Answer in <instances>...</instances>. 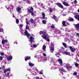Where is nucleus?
<instances>
[{"label": "nucleus", "mask_w": 79, "mask_h": 79, "mask_svg": "<svg viewBox=\"0 0 79 79\" xmlns=\"http://www.w3.org/2000/svg\"><path fill=\"white\" fill-rule=\"evenodd\" d=\"M40 34L41 35L43 34V35L41 36L44 39L46 40L48 42H50V38L47 37L48 34L47 33V32L43 31H41L40 32Z\"/></svg>", "instance_id": "nucleus-1"}, {"label": "nucleus", "mask_w": 79, "mask_h": 79, "mask_svg": "<svg viewBox=\"0 0 79 79\" xmlns=\"http://www.w3.org/2000/svg\"><path fill=\"white\" fill-rule=\"evenodd\" d=\"M50 51L51 53H53V51H54V44H52L50 45Z\"/></svg>", "instance_id": "nucleus-2"}, {"label": "nucleus", "mask_w": 79, "mask_h": 79, "mask_svg": "<svg viewBox=\"0 0 79 79\" xmlns=\"http://www.w3.org/2000/svg\"><path fill=\"white\" fill-rule=\"evenodd\" d=\"M8 42V40H2V44H3V47H4L5 46H4V44H5V43H6ZM5 47L6 48H7L8 47V45L7 44H6V45H5Z\"/></svg>", "instance_id": "nucleus-3"}, {"label": "nucleus", "mask_w": 79, "mask_h": 79, "mask_svg": "<svg viewBox=\"0 0 79 79\" xmlns=\"http://www.w3.org/2000/svg\"><path fill=\"white\" fill-rule=\"evenodd\" d=\"M14 7V6H13L12 5H10L9 6H7V9L9 11H11V9L13 10Z\"/></svg>", "instance_id": "nucleus-4"}, {"label": "nucleus", "mask_w": 79, "mask_h": 79, "mask_svg": "<svg viewBox=\"0 0 79 79\" xmlns=\"http://www.w3.org/2000/svg\"><path fill=\"white\" fill-rule=\"evenodd\" d=\"M57 61L59 62L60 65H61V66H63V61H62V60L61 59H59L57 60Z\"/></svg>", "instance_id": "nucleus-5"}, {"label": "nucleus", "mask_w": 79, "mask_h": 79, "mask_svg": "<svg viewBox=\"0 0 79 79\" xmlns=\"http://www.w3.org/2000/svg\"><path fill=\"white\" fill-rule=\"evenodd\" d=\"M34 40L33 37L32 36H30V40H29V42H31V43L32 44V43L34 42Z\"/></svg>", "instance_id": "nucleus-6"}, {"label": "nucleus", "mask_w": 79, "mask_h": 79, "mask_svg": "<svg viewBox=\"0 0 79 79\" xmlns=\"http://www.w3.org/2000/svg\"><path fill=\"white\" fill-rule=\"evenodd\" d=\"M7 60L9 61H10V60H11L12 59H13V56H9L7 57Z\"/></svg>", "instance_id": "nucleus-7"}, {"label": "nucleus", "mask_w": 79, "mask_h": 79, "mask_svg": "<svg viewBox=\"0 0 79 79\" xmlns=\"http://www.w3.org/2000/svg\"><path fill=\"white\" fill-rule=\"evenodd\" d=\"M16 10L19 13H21V9L20 8V7H19L18 8H17L16 9Z\"/></svg>", "instance_id": "nucleus-8"}, {"label": "nucleus", "mask_w": 79, "mask_h": 79, "mask_svg": "<svg viewBox=\"0 0 79 79\" xmlns=\"http://www.w3.org/2000/svg\"><path fill=\"white\" fill-rule=\"evenodd\" d=\"M69 48L71 51L72 52H74V51H76V49L73 48L71 46H70Z\"/></svg>", "instance_id": "nucleus-9"}, {"label": "nucleus", "mask_w": 79, "mask_h": 79, "mask_svg": "<svg viewBox=\"0 0 79 79\" xmlns=\"http://www.w3.org/2000/svg\"><path fill=\"white\" fill-rule=\"evenodd\" d=\"M56 4L58 6L60 7V8H63V6L61 3H57Z\"/></svg>", "instance_id": "nucleus-10"}, {"label": "nucleus", "mask_w": 79, "mask_h": 79, "mask_svg": "<svg viewBox=\"0 0 79 79\" xmlns=\"http://www.w3.org/2000/svg\"><path fill=\"white\" fill-rule=\"evenodd\" d=\"M62 53L63 54H65V55H70V53L66 51L62 52Z\"/></svg>", "instance_id": "nucleus-11"}, {"label": "nucleus", "mask_w": 79, "mask_h": 79, "mask_svg": "<svg viewBox=\"0 0 79 79\" xmlns=\"http://www.w3.org/2000/svg\"><path fill=\"white\" fill-rule=\"evenodd\" d=\"M24 34L25 35H27V37H28L29 36H30V34L28 33L27 31V30L25 31V32H24Z\"/></svg>", "instance_id": "nucleus-12"}, {"label": "nucleus", "mask_w": 79, "mask_h": 79, "mask_svg": "<svg viewBox=\"0 0 79 79\" xmlns=\"http://www.w3.org/2000/svg\"><path fill=\"white\" fill-rule=\"evenodd\" d=\"M65 68H66L67 69H69H69H71V68H72V66H70V65H69V64L65 66Z\"/></svg>", "instance_id": "nucleus-13"}, {"label": "nucleus", "mask_w": 79, "mask_h": 79, "mask_svg": "<svg viewBox=\"0 0 79 79\" xmlns=\"http://www.w3.org/2000/svg\"><path fill=\"white\" fill-rule=\"evenodd\" d=\"M31 58V57H29V56H26L25 57V61H27V60H28Z\"/></svg>", "instance_id": "nucleus-14"}, {"label": "nucleus", "mask_w": 79, "mask_h": 79, "mask_svg": "<svg viewBox=\"0 0 79 79\" xmlns=\"http://www.w3.org/2000/svg\"><path fill=\"white\" fill-rule=\"evenodd\" d=\"M31 9L28 10V11L29 12V13H32V12H33V10H34L33 7H31Z\"/></svg>", "instance_id": "nucleus-15"}, {"label": "nucleus", "mask_w": 79, "mask_h": 79, "mask_svg": "<svg viewBox=\"0 0 79 79\" xmlns=\"http://www.w3.org/2000/svg\"><path fill=\"white\" fill-rule=\"evenodd\" d=\"M53 17L54 19H55L56 21H58V18H57V17H56L55 15H53Z\"/></svg>", "instance_id": "nucleus-16"}, {"label": "nucleus", "mask_w": 79, "mask_h": 79, "mask_svg": "<svg viewBox=\"0 0 79 79\" xmlns=\"http://www.w3.org/2000/svg\"><path fill=\"white\" fill-rule=\"evenodd\" d=\"M10 71V69H5L4 70V73H6L8 71Z\"/></svg>", "instance_id": "nucleus-17"}, {"label": "nucleus", "mask_w": 79, "mask_h": 79, "mask_svg": "<svg viewBox=\"0 0 79 79\" xmlns=\"http://www.w3.org/2000/svg\"><path fill=\"white\" fill-rule=\"evenodd\" d=\"M42 49L44 52L46 51V46H45V45H44L43 46Z\"/></svg>", "instance_id": "nucleus-18"}, {"label": "nucleus", "mask_w": 79, "mask_h": 79, "mask_svg": "<svg viewBox=\"0 0 79 79\" xmlns=\"http://www.w3.org/2000/svg\"><path fill=\"white\" fill-rule=\"evenodd\" d=\"M63 5H65V6H69V4H68L67 3H66V2H63Z\"/></svg>", "instance_id": "nucleus-19"}, {"label": "nucleus", "mask_w": 79, "mask_h": 79, "mask_svg": "<svg viewBox=\"0 0 79 79\" xmlns=\"http://www.w3.org/2000/svg\"><path fill=\"white\" fill-rule=\"evenodd\" d=\"M42 19H45V14L44 12H43L42 13Z\"/></svg>", "instance_id": "nucleus-20"}, {"label": "nucleus", "mask_w": 79, "mask_h": 79, "mask_svg": "<svg viewBox=\"0 0 79 79\" xmlns=\"http://www.w3.org/2000/svg\"><path fill=\"white\" fill-rule=\"evenodd\" d=\"M76 19H77L78 21H79V15H76L75 17Z\"/></svg>", "instance_id": "nucleus-21"}, {"label": "nucleus", "mask_w": 79, "mask_h": 79, "mask_svg": "<svg viewBox=\"0 0 79 79\" xmlns=\"http://www.w3.org/2000/svg\"><path fill=\"white\" fill-rule=\"evenodd\" d=\"M62 44L65 48H67L68 47V46H67L66 44V43H62Z\"/></svg>", "instance_id": "nucleus-22"}, {"label": "nucleus", "mask_w": 79, "mask_h": 79, "mask_svg": "<svg viewBox=\"0 0 79 79\" xmlns=\"http://www.w3.org/2000/svg\"><path fill=\"white\" fill-rule=\"evenodd\" d=\"M29 65L30 66H34V64L31 63L30 62L29 63Z\"/></svg>", "instance_id": "nucleus-23"}, {"label": "nucleus", "mask_w": 79, "mask_h": 79, "mask_svg": "<svg viewBox=\"0 0 79 79\" xmlns=\"http://www.w3.org/2000/svg\"><path fill=\"white\" fill-rule=\"evenodd\" d=\"M62 24L64 26H66V21H63L62 22Z\"/></svg>", "instance_id": "nucleus-24"}, {"label": "nucleus", "mask_w": 79, "mask_h": 79, "mask_svg": "<svg viewBox=\"0 0 79 79\" xmlns=\"http://www.w3.org/2000/svg\"><path fill=\"white\" fill-rule=\"evenodd\" d=\"M69 21H74V19L73 18H70L69 19Z\"/></svg>", "instance_id": "nucleus-25"}, {"label": "nucleus", "mask_w": 79, "mask_h": 79, "mask_svg": "<svg viewBox=\"0 0 79 79\" xmlns=\"http://www.w3.org/2000/svg\"><path fill=\"white\" fill-rule=\"evenodd\" d=\"M26 29H29V25H28L27 24V25H26Z\"/></svg>", "instance_id": "nucleus-26"}, {"label": "nucleus", "mask_w": 79, "mask_h": 79, "mask_svg": "<svg viewBox=\"0 0 79 79\" xmlns=\"http://www.w3.org/2000/svg\"><path fill=\"white\" fill-rule=\"evenodd\" d=\"M51 28H52V29H54L55 28V25L53 24H52L51 26Z\"/></svg>", "instance_id": "nucleus-27"}, {"label": "nucleus", "mask_w": 79, "mask_h": 79, "mask_svg": "<svg viewBox=\"0 0 79 79\" xmlns=\"http://www.w3.org/2000/svg\"><path fill=\"white\" fill-rule=\"evenodd\" d=\"M60 70L61 71H63V72H65V73H66V71L65 70H64L63 69H60Z\"/></svg>", "instance_id": "nucleus-28"}, {"label": "nucleus", "mask_w": 79, "mask_h": 79, "mask_svg": "<svg viewBox=\"0 0 79 79\" xmlns=\"http://www.w3.org/2000/svg\"><path fill=\"white\" fill-rule=\"evenodd\" d=\"M26 2L27 3H28V4H30V3H31V1L28 0H27Z\"/></svg>", "instance_id": "nucleus-29"}, {"label": "nucleus", "mask_w": 79, "mask_h": 79, "mask_svg": "<svg viewBox=\"0 0 79 79\" xmlns=\"http://www.w3.org/2000/svg\"><path fill=\"white\" fill-rule=\"evenodd\" d=\"M16 22L17 24H18L19 23V19H17L16 20Z\"/></svg>", "instance_id": "nucleus-30"}, {"label": "nucleus", "mask_w": 79, "mask_h": 79, "mask_svg": "<svg viewBox=\"0 0 79 79\" xmlns=\"http://www.w3.org/2000/svg\"><path fill=\"white\" fill-rule=\"evenodd\" d=\"M33 47L34 48H36L37 47V45L35 44H33Z\"/></svg>", "instance_id": "nucleus-31"}, {"label": "nucleus", "mask_w": 79, "mask_h": 79, "mask_svg": "<svg viewBox=\"0 0 79 79\" xmlns=\"http://www.w3.org/2000/svg\"><path fill=\"white\" fill-rule=\"evenodd\" d=\"M30 21L31 23H34V20H33V19H31Z\"/></svg>", "instance_id": "nucleus-32"}, {"label": "nucleus", "mask_w": 79, "mask_h": 79, "mask_svg": "<svg viewBox=\"0 0 79 79\" xmlns=\"http://www.w3.org/2000/svg\"><path fill=\"white\" fill-rule=\"evenodd\" d=\"M77 1L76 0H75L74 2V4H75L76 5H77Z\"/></svg>", "instance_id": "nucleus-33"}, {"label": "nucleus", "mask_w": 79, "mask_h": 79, "mask_svg": "<svg viewBox=\"0 0 79 79\" xmlns=\"http://www.w3.org/2000/svg\"><path fill=\"white\" fill-rule=\"evenodd\" d=\"M0 55L2 56H3V55H5V53L3 52H1L0 53Z\"/></svg>", "instance_id": "nucleus-34"}, {"label": "nucleus", "mask_w": 79, "mask_h": 79, "mask_svg": "<svg viewBox=\"0 0 79 79\" xmlns=\"http://www.w3.org/2000/svg\"><path fill=\"white\" fill-rule=\"evenodd\" d=\"M42 22L43 24H46V21H45V20H43L42 21Z\"/></svg>", "instance_id": "nucleus-35"}, {"label": "nucleus", "mask_w": 79, "mask_h": 79, "mask_svg": "<svg viewBox=\"0 0 79 79\" xmlns=\"http://www.w3.org/2000/svg\"><path fill=\"white\" fill-rule=\"evenodd\" d=\"M75 66H76V67H77V66H79V64L76 63H75Z\"/></svg>", "instance_id": "nucleus-36"}, {"label": "nucleus", "mask_w": 79, "mask_h": 79, "mask_svg": "<svg viewBox=\"0 0 79 79\" xmlns=\"http://www.w3.org/2000/svg\"><path fill=\"white\" fill-rule=\"evenodd\" d=\"M3 60V57L2 56H0V61H2Z\"/></svg>", "instance_id": "nucleus-37"}, {"label": "nucleus", "mask_w": 79, "mask_h": 79, "mask_svg": "<svg viewBox=\"0 0 79 79\" xmlns=\"http://www.w3.org/2000/svg\"><path fill=\"white\" fill-rule=\"evenodd\" d=\"M52 9H51V8H50V9H49V11L50 13H52Z\"/></svg>", "instance_id": "nucleus-38"}, {"label": "nucleus", "mask_w": 79, "mask_h": 79, "mask_svg": "<svg viewBox=\"0 0 79 79\" xmlns=\"http://www.w3.org/2000/svg\"><path fill=\"white\" fill-rule=\"evenodd\" d=\"M20 27V29H21V28H22L23 27V25L22 24H20L19 26Z\"/></svg>", "instance_id": "nucleus-39"}, {"label": "nucleus", "mask_w": 79, "mask_h": 79, "mask_svg": "<svg viewBox=\"0 0 79 79\" xmlns=\"http://www.w3.org/2000/svg\"><path fill=\"white\" fill-rule=\"evenodd\" d=\"M5 66H3L2 68V69L3 70H5Z\"/></svg>", "instance_id": "nucleus-40"}, {"label": "nucleus", "mask_w": 79, "mask_h": 79, "mask_svg": "<svg viewBox=\"0 0 79 79\" xmlns=\"http://www.w3.org/2000/svg\"><path fill=\"white\" fill-rule=\"evenodd\" d=\"M73 74L75 76L76 75H77V73L76 72H74L73 73Z\"/></svg>", "instance_id": "nucleus-41"}, {"label": "nucleus", "mask_w": 79, "mask_h": 79, "mask_svg": "<svg viewBox=\"0 0 79 79\" xmlns=\"http://www.w3.org/2000/svg\"><path fill=\"white\" fill-rule=\"evenodd\" d=\"M35 78H36V79H40V78H39V77H36Z\"/></svg>", "instance_id": "nucleus-42"}, {"label": "nucleus", "mask_w": 79, "mask_h": 79, "mask_svg": "<svg viewBox=\"0 0 79 79\" xmlns=\"http://www.w3.org/2000/svg\"><path fill=\"white\" fill-rule=\"evenodd\" d=\"M1 32H3V29L1 28Z\"/></svg>", "instance_id": "nucleus-43"}, {"label": "nucleus", "mask_w": 79, "mask_h": 79, "mask_svg": "<svg viewBox=\"0 0 79 79\" xmlns=\"http://www.w3.org/2000/svg\"><path fill=\"white\" fill-rule=\"evenodd\" d=\"M31 15L32 16H34V13H33V12H31Z\"/></svg>", "instance_id": "nucleus-44"}, {"label": "nucleus", "mask_w": 79, "mask_h": 79, "mask_svg": "<svg viewBox=\"0 0 79 79\" xmlns=\"http://www.w3.org/2000/svg\"><path fill=\"white\" fill-rule=\"evenodd\" d=\"M43 55L44 56H46V54H45L43 53Z\"/></svg>", "instance_id": "nucleus-45"}, {"label": "nucleus", "mask_w": 79, "mask_h": 79, "mask_svg": "<svg viewBox=\"0 0 79 79\" xmlns=\"http://www.w3.org/2000/svg\"><path fill=\"white\" fill-rule=\"evenodd\" d=\"M77 35L78 36V37L79 38V34L78 33H77Z\"/></svg>", "instance_id": "nucleus-46"}, {"label": "nucleus", "mask_w": 79, "mask_h": 79, "mask_svg": "<svg viewBox=\"0 0 79 79\" xmlns=\"http://www.w3.org/2000/svg\"><path fill=\"white\" fill-rule=\"evenodd\" d=\"M51 63H55V61L53 60H51Z\"/></svg>", "instance_id": "nucleus-47"}, {"label": "nucleus", "mask_w": 79, "mask_h": 79, "mask_svg": "<svg viewBox=\"0 0 79 79\" xmlns=\"http://www.w3.org/2000/svg\"><path fill=\"white\" fill-rule=\"evenodd\" d=\"M26 24L27 25V24H29V22L27 21V22H26Z\"/></svg>", "instance_id": "nucleus-48"}, {"label": "nucleus", "mask_w": 79, "mask_h": 79, "mask_svg": "<svg viewBox=\"0 0 79 79\" xmlns=\"http://www.w3.org/2000/svg\"><path fill=\"white\" fill-rule=\"evenodd\" d=\"M40 74H43V73H42L41 72H40Z\"/></svg>", "instance_id": "nucleus-49"}, {"label": "nucleus", "mask_w": 79, "mask_h": 79, "mask_svg": "<svg viewBox=\"0 0 79 79\" xmlns=\"http://www.w3.org/2000/svg\"><path fill=\"white\" fill-rule=\"evenodd\" d=\"M60 55V54L58 53H57L55 54V55Z\"/></svg>", "instance_id": "nucleus-50"}, {"label": "nucleus", "mask_w": 79, "mask_h": 79, "mask_svg": "<svg viewBox=\"0 0 79 79\" xmlns=\"http://www.w3.org/2000/svg\"><path fill=\"white\" fill-rule=\"evenodd\" d=\"M70 40H72V41H73V39H72V38H70Z\"/></svg>", "instance_id": "nucleus-51"}, {"label": "nucleus", "mask_w": 79, "mask_h": 79, "mask_svg": "<svg viewBox=\"0 0 79 79\" xmlns=\"http://www.w3.org/2000/svg\"><path fill=\"white\" fill-rule=\"evenodd\" d=\"M61 48L62 49H63V50H64V47H62Z\"/></svg>", "instance_id": "nucleus-52"}, {"label": "nucleus", "mask_w": 79, "mask_h": 79, "mask_svg": "<svg viewBox=\"0 0 79 79\" xmlns=\"http://www.w3.org/2000/svg\"><path fill=\"white\" fill-rule=\"evenodd\" d=\"M44 61H47V59H44Z\"/></svg>", "instance_id": "nucleus-53"}, {"label": "nucleus", "mask_w": 79, "mask_h": 79, "mask_svg": "<svg viewBox=\"0 0 79 79\" xmlns=\"http://www.w3.org/2000/svg\"><path fill=\"white\" fill-rule=\"evenodd\" d=\"M4 76H6V77H7V76H8V75H6V74H5L4 75Z\"/></svg>", "instance_id": "nucleus-54"}, {"label": "nucleus", "mask_w": 79, "mask_h": 79, "mask_svg": "<svg viewBox=\"0 0 79 79\" xmlns=\"http://www.w3.org/2000/svg\"><path fill=\"white\" fill-rule=\"evenodd\" d=\"M9 74H10V73H7V76H9Z\"/></svg>", "instance_id": "nucleus-55"}, {"label": "nucleus", "mask_w": 79, "mask_h": 79, "mask_svg": "<svg viewBox=\"0 0 79 79\" xmlns=\"http://www.w3.org/2000/svg\"><path fill=\"white\" fill-rule=\"evenodd\" d=\"M76 61H79V60H78V59H77Z\"/></svg>", "instance_id": "nucleus-56"}, {"label": "nucleus", "mask_w": 79, "mask_h": 79, "mask_svg": "<svg viewBox=\"0 0 79 79\" xmlns=\"http://www.w3.org/2000/svg\"><path fill=\"white\" fill-rule=\"evenodd\" d=\"M13 18H15V15H13Z\"/></svg>", "instance_id": "nucleus-57"}, {"label": "nucleus", "mask_w": 79, "mask_h": 79, "mask_svg": "<svg viewBox=\"0 0 79 79\" xmlns=\"http://www.w3.org/2000/svg\"><path fill=\"white\" fill-rule=\"evenodd\" d=\"M77 11H78V13H79V9Z\"/></svg>", "instance_id": "nucleus-58"}, {"label": "nucleus", "mask_w": 79, "mask_h": 79, "mask_svg": "<svg viewBox=\"0 0 79 79\" xmlns=\"http://www.w3.org/2000/svg\"><path fill=\"white\" fill-rule=\"evenodd\" d=\"M51 2L52 3H53V2L51 1Z\"/></svg>", "instance_id": "nucleus-59"}, {"label": "nucleus", "mask_w": 79, "mask_h": 79, "mask_svg": "<svg viewBox=\"0 0 79 79\" xmlns=\"http://www.w3.org/2000/svg\"><path fill=\"white\" fill-rule=\"evenodd\" d=\"M27 21V19H26V22Z\"/></svg>", "instance_id": "nucleus-60"}, {"label": "nucleus", "mask_w": 79, "mask_h": 79, "mask_svg": "<svg viewBox=\"0 0 79 79\" xmlns=\"http://www.w3.org/2000/svg\"><path fill=\"white\" fill-rule=\"evenodd\" d=\"M53 69V67H52V69Z\"/></svg>", "instance_id": "nucleus-61"}, {"label": "nucleus", "mask_w": 79, "mask_h": 79, "mask_svg": "<svg viewBox=\"0 0 79 79\" xmlns=\"http://www.w3.org/2000/svg\"><path fill=\"white\" fill-rule=\"evenodd\" d=\"M5 64H6V62L5 61Z\"/></svg>", "instance_id": "nucleus-62"}, {"label": "nucleus", "mask_w": 79, "mask_h": 79, "mask_svg": "<svg viewBox=\"0 0 79 79\" xmlns=\"http://www.w3.org/2000/svg\"><path fill=\"white\" fill-rule=\"evenodd\" d=\"M1 32V28H0V32Z\"/></svg>", "instance_id": "nucleus-63"}, {"label": "nucleus", "mask_w": 79, "mask_h": 79, "mask_svg": "<svg viewBox=\"0 0 79 79\" xmlns=\"http://www.w3.org/2000/svg\"><path fill=\"white\" fill-rule=\"evenodd\" d=\"M78 76H77V77H78Z\"/></svg>", "instance_id": "nucleus-64"}]
</instances>
